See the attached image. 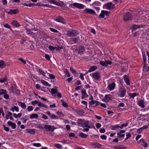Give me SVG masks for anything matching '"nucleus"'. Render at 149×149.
I'll return each instance as SVG.
<instances>
[{"label": "nucleus", "mask_w": 149, "mask_h": 149, "mask_svg": "<svg viewBox=\"0 0 149 149\" xmlns=\"http://www.w3.org/2000/svg\"><path fill=\"white\" fill-rule=\"evenodd\" d=\"M77 125L83 127H88V128H93L95 126L93 125H89V122L88 120H86L84 119H78L77 120Z\"/></svg>", "instance_id": "f257e3e1"}, {"label": "nucleus", "mask_w": 149, "mask_h": 149, "mask_svg": "<svg viewBox=\"0 0 149 149\" xmlns=\"http://www.w3.org/2000/svg\"><path fill=\"white\" fill-rule=\"evenodd\" d=\"M44 128L45 129L46 132H53L54 130L56 129V128L55 127L53 126L49 125H45Z\"/></svg>", "instance_id": "f03ea898"}, {"label": "nucleus", "mask_w": 149, "mask_h": 149, "mask_svg": "<svg viewBox=\"0 0 149 149\" xmlns=\"http://www.w3.org/2000/svg\"><path fill=\"white\" fill-rule=\"evenodd\" d=\"M126 92V91L124 88H120L118 93V95L119 97H123L125 95Z\"/></svg>", "instance_id": "7ed1b4c3"}, {"label": "nucleus", "mask_w": 149, "mask_h": 149, "mask_svg": "<svg viewBox=\"0 0 149 149\" xmlns=\"http://www.w3.org/2000/svg\"><path fill=\"white\" fill-rule=\"evenodd\" d=\"M92 77L95 80L100 81L101 79V76L100 72H96L92 73Z\"/></svg>", "instance_id": "20e7f679"}, {"label": "nucleus", "mask_w": 149, "mask_h": 149, "mask_svg": "<svg viewBox=\"0 0 149 149\" xmlns=\"http://www.w3.org/2000/svg\"><path fill=\"white\" fill-rule=\"evenodd\" d=\"M10 91L11 93H14L17 95H19L20 93L19 91L17 89V87L15 85L11 86Z\"/></svg>", "instance_id": "39448f33"}, {"label": "nucleus", "mask_w": 149, "mask_h": 149, "mask_svg": "<svg viewBox=\"0 0 149 149\" xmlns=\"http://www.w3.org/2000/svg\"><path fill=\"white\" fill-rule=\"evenodd\" d=\"M78 34L79 33L74 30L68 31L67 33V35L69 36H75Z\"/></svg>", "instance_id": "423d86ee"}, {"label": "nucleus", "mask_w": 149, "mask_h": 149, "mask_svg": "<svg viewBox=\"0 0 149 149\" xmlns=\"http://www.w3.org/2000/svg\"><path fill=\"white\" fill-rule=\"evenodd\" d=\"M115 5L111 2L105 4L104 7L108 10H112L114 8Z\"/></svg>", "instance_id": "0eeeda50"}, {"label": "nucleus", "mask_w": 149, "mask_h": 149, "mask_svg": "<svg viewBox=\"0 0 149 149\" xmlns=\"http://www.w3.org/2000/svg\"><path fill=\"white\" fill-rule=\"evenodd\" d=\"M132 18L131 14L130 13L127 12L124 13V20L125 21H127L130 19Z\"/></svg>", "instance_id": "6e6552de"}, {"label": "nucleus", "mask_w": 149, "mask_h": 149, "mask_svg": "<svg viewBox=\"0 0 149 149\" xmlns=\"http://www.w3.org/2000/svg\"><path fill=\"white\" fill-rule=\"evenodd\" d=\"M54 20L57 22L61 23L64 24H66V21L61 16H58V17H56Z\"/></svg>", "instance_id": "1a4fd4ad"}, {"label": "nucleus", "mask_w": 149, "mask_h": 149, "mask_svg": "<svg viewBox=\"0 0 149 149\" xmlns=\"http://www.w3.org/2000/svg\"><path fill=\"white\" fill-rule=\"evenodd\" d=\"M110 12L106 10H103L101 11V13L99 15V17L100 18H103L105 16H109Z\"/></svg>", "instance_id": "9d476101"}, {"label": "nucleus", "mask_w": 149, "mask_h": 149, "mask_svg": "<svg viewBox=\"0 0 149 149\" xmlns=\"http://www.w3.org/2000/svg\"><path fill=\"white\" fill-rule=\"evenodd\" d=\"M84 13L85 14H96L95 11L91 9L87 8L84 10Z\"/></svg>", "instance_id": "9b49d317"}, {"label": "nucleus", "mask_w": 149, "mask_h": 149, "mask_svg": "<svg viewBox=\"0 0 149 149\" xmlns=\"http://www.w3.org/2000/svg\"><path fill=\"white\" fill-rule=\"evenodd\" d=\"M100 64L102 66H107L108 65H111L112 62L110 61H100Z\"/></svg>", "instance_id": "f8f14e48"}, {"label": "nucleus", "mask_w": 149, "mask_h": 149, "mask_svg": "<svg viewBox=\"0 0 149 149\" xmlns=\"http://www.w3.org/2000/svg\"><path fill=\"white\" fill-rule=\"evenodd\" d=\"M116 84L114 82H113L109 85L107 87L108 90L110 91L113 90L116 87Z\"/></svg>", "instance_id": "ddd939ff"}, {"label": "nucleus", "mask_w": 149, "mask_h": 149, "mask_svg": "<svg viewBox=\"0 0 149 149\" xmlns=\"http://www.w3.org/2000/svg\"><path fill=\"white\" fill-rule=\"evenodd\" d=\"M111 95L110 94L106 95H105L103 100L105 102H108L111 99Z\"/></svg>", "instance_id": "4468645a"}, {"label": "nucleus", "mask_w": 149, "mask_h": 149, "mask_svg": "<svg viewBox=\"0 0 149 149\" xmlns=\"http://www.w3.org/2000/svg\"><path fill=\"white\" fill-rule=\"evenodd\" d=\"M138 143L145 148H147L148 146L147 143L144 141L143 139H141L140 141H138Z\"/></svg>", "instance_id": "2eb2a0df"}, {"label": "nucleus", "mask_w": 149, "mask_h": 149, "mask_svg": "<svg viewBox=\"0 0 149 149\" xmlns=\"http://www.w3.org/2000/svg\"><path fill=\"white\" fill-rule=\"evenodd\" d=\"M73 6L79 8V9L83 8L85 7L84 5L77 3H74L73 4Z\"/></svg>", "instance_id": "dca6fc26"}, {"label": "nucleus", "mask_w": 149, "mask_h": 149, "mask_svg": "<svg viewBox=\"0 0 149 149\" xmlns=\"http://www.w3.org/2000/svg\"><path fill=\"white\" fill-rule=\"evenodd\" d=\"M91 145L94 146L95 148H100L103 146V145L97 142L92 143Z\"/></svg>", "instance_id": "f3484780"}, {"label": "nucleus", "mask_w": 149, "mask_h": 149, "mask_svg": "<svg viewBox=\"0 0 149 149\" xmlns=\"http://www.w3.org/2000/svg\"><path fill=\"white\" fill-rule=\"evenodd\" d=\"M18 10L17 9H10L9 11L7 13L8 14H15L18 12Z\"/></svg>", "instance_id": "a211bd4d"}, {"label": "nucleus", "mask_w": 149, "mask_h": 149, "mask_svg": "<svg viewBox=\"0 0 149 149\" xmlns=\"http://www.w3.org/2000/svg\"><path fill=\"white\" fill-rule=\"evenodd\" d=\"M85 50L84 47L83 46H80L78 48V53L80 54H83Z\"/></svg>", "instance_id": "6ab92c4d"}, {"label": "nucleus", "mask_w": 149, "mask_h": 149, "mask_svg": "<svg viewBox=\"0 0 149 149\" xmlns=\"http://www.w3.org/2000/svg\"><path fill=\"white\" fill-rule=\"evenodd\" d=\"M114 149H126V148L123 145H118L114 146L112 148Z\"/></svg>", "instance_id": "aec40b11"}, {"label": "nucleus", "mask_w": 149, "mask_h": 149, "mask_svg": "<svg viewBox=\"0 0 149 149\" xmlns=\"http://www.w3.org/2000/svg\"><path fill=\"white\" fill-rule=\"evenodd\" d=\"M17 102L18 105L22 108L24 109H26V106L25 103L20 101H18Z\"/></svg>", "instance_id": "412c9836"}, {"label": "nucleus", "mask_w": 149, "mask_h": 149, "mask_svg": "<svg viewBox=\"0 0 149 149\" xmlns=\"http://www.w3.org/2000/svg\"><path fill=\"white\" fill-rule=\"evenodd\" d=\"M144 27V26L142 25H137L134 24L132 26V29L134 31L135 29L139 28L141 27L143 28Z\"/></svg>", "instance_id": "4be33fe9"}, {"label": "nucleus", "mask_w": 149, "mask_h": 149, "mask_svg": "<svg viewBox=\"0 0 149 149\" xmlns=\"http://www.w3.org/2000/svg\"><path fill=\"white\" fill-rule=\"evenodd\" d=\"M37 34L38 35V37L40 39H41L43 38L42 36L44 35V33L42 31L38 30L37 31Z\"/></svg>", "instance_id": "5701e85b"}, {"label": "nucleus", "mask_w": 149, "mask_h": 149, "mask_svg": "<svg viewBox=\"0 0 149 149\" xmlns=\"http://www.w3.org/2000/svg\"><path fill=\"white\" fill-rule=\"evenodd\" d=\"M138 104L142 108H144L145 107L144 102L142 100L138 101Z\"/></svg>", "instance_id": "b1692460"}, {"label": "nucleus", "mask_w": 149, "mask_h": 149, "mask_svg": "<svg viewBox=\"0 0 149 149\" xmlns=\"http://www.w3.org/2000/svg\"><path fill=\"white\" fill-rule=\"evenodd\" d=\"M124 79L126 84L127 85H129L130 84L129 79L127 76L126 75H125L123 76Z\"/></svg>", "instance_id": "393cba45"}, {"label": "nucleus", "mask_w": 149, "mask_h": 149, "mask_svg": "<svg viewBox=\"0 0 149 149\" xmlns=\"http://www.w3.org/2000/svg\"><path fill=\"white\" fill-rule=\"evenodd\" d=\"M97 69V67L96 66H92L90 67L88 70V72H91L94 70H96Z\"/></svg>", "instance_id": "a878e982"}, {"label": "nucleus", "mask_w": 149, "mask_h": 149, "mask_svg": "<svg viewBox=\"0 0 149 149\" xmlns=\"http://www.w3.org/2000/svg\"><path fill=\"white\" fill-rule=\"evenodd\" d=\"M75 112L78 115L80 116H82L84 113V111L82 110H75Z\"/></svg>", "instance_id": "bb28decb"}, {"label": "nucleus", "mask_w": 149, "mask_h": 149, "mask_svg": "<svg viewBox=\"0 0 149 149\" xmlns=\"http://www.w3.org/2000/svg\"><path fill=\"white\" fill-rule=\"evenodd\" d=\"M58 92V90L56 89L52 88L51 89V93L53 96H56V94Z\"/></svg>", "instance_id": "cd10ccee"}, {"label": "nucleus", "mask_w": 149, "mask_h": 149, "mask_svg": "<svg viewBox=\"0 0 149 149\" xmlns=\"http://www.w3.org/2000/svg\"><path fill=\"white\" fill-rule=\"evenodd\" d=\"M11 24L13 26H15L17 27H19L20 26V25L19 24V23H18L17 21L15 20H14L13 22L11 23Z\"/></svg>", "instance_id": "c85d7f7f"}, {"label": "nucleus", "mask_w": 149, "mask_h": 149, "mask_svg": "<svg viewBox=\"0 0 149 149\" xmlns=\"http://www.w3.org/2000/svg\"><path fill=\"white\" fill-rule=\"evenodd\" d=\"M6 66L4 62L2 60H0V68H3Z\"/></svg>", "instance_id": "c756f323"}, {"label": "nucleus", "mask_w": 149, "mask_h": 149, "mask_svg": "<svg viewBox=\"0 0 149 149\" xmlns=\"http://www.w3.org/2000/svg\"><path fill=\"white\" fill-rule=\"evenodd\" d=\"M28 25H26L25 27V28L26 30V33H27V34L30 35L31 34V33H32V32L31 31V30L30 28H28Z\"/></svg>", "instance_id": "7c9ffc66"}, {"label": "nucleus", "mask_w": 149, "mask_h": 149, "mask_svg": "<svg viewBox=\"0 0 149 149\" xmlns=\"http://www.w3.org/2000/svg\"><path fill=\"white\" fill-rule=\"evenodd\" d=\"M61 102L62 103V105L64 107L67 108L68 107V106L66 102H64L63 100H61Z\"/></svg>", "instance_id": "2f4dec72"}, {"label": "nucleus", "mask_w": 149, "mask_h": 149, "mask_svg": "<svg viewBox=\"0 0 149 149\" xmlns=\"http://www.w3.org/2000/svg\"><path fill=\"white\" fill-rule=\"evenodd\" d=\"M38 117V115L36 113H32L31 115L30 118L31 119L37 118Z\"/></svg>", "instance_id": "473e14b6"}, {"label": "nucleus", "mask_w": 149, "mask_h": 149, "mask_svg": "<svg viewBox=\"0 0 149 149\" xmlns=\"http://www.w3.org/2000/svg\"><path fill=\"white\" fill-rule=\"evenodd\" d=\"M27 132L31 134H34L35 133V129H28L27 130Z\"/></svg>", "instance_id": "72a5a7b5"}, {"label": "nucleus", "mask_w": 149, "mask_h": 149, "mask_svg": "<svg viewBox=\"0 0 149 149\" xmlns=\"http://www.w3.org/2000/svg\"><path fill=\"white\" fill-rule=\"evenodd\" d=\"M78 41V39L76 38H71L70 39V41L72 43H75L77 42Z\"/></svg>", "instance_id": "f704fd0d"}, {"label": "nucleus", "mask_w": 149, "mask_h": 149, "mask_svg": "<svg viewBox=\"0 0 149 149\" xmlns=\"http://www.w3.org/2000/svg\"><path fill=\"white\" fill-rule=\"evenodd\" d=\"M79 135L81 138H86L87 137L88 135L85 134L83 132H81L80 133Z\"/></svg>", "instance_id": "c9c22d12"}, {"label": "nucleus", "mask_w": 149, "mask_h": 149, "mask_svg": "<svg viewBox=\"0 0 149 149\" xmlns=\"http://www.w3.org/2000/svg\"><path fill=\"white\" fill-rule=\"evenodd\" d=\"M22 116V113H19L17 114L16 113H13V116L16 118H20Z\"/></svg>", "instance_id": "e433bc0d"}, {"label": "nucleus", "mask_w": 149, "mask_h": 149, "mask_svg": "<svg viewBox=\"0 0 149 149\" xmlns=\"http://www.w3.org/2000/svg\"><path fill=\"white\" fill-rule=\"evenodd\" d=\"M41 83H42L43 85L46 86H50V85L47 82L43 80H41Z\"/></svg>", "instance_id": "4c0bfd02"}, {"label": "nucleus", "mask_w": 149, "mask_h": 149, "mask_svg": "<svg viewBox=\"0 0 149 149\" xmlns=\"http://www.w3.org/2000/svg\"><path fill=\"white\" fill-rule=\"evenodd\" d=\"M138 94L136 93H130L129 95L131 98H134L135 97L138 95Z\"/></svg>", "instance_id": "58836bf2"}, {"label": "nucleus", "mask_w": 149, "mask_h": 149, "mask_svg": "<svg viewBox=\"0 0 149 149\" xmlns=\"http://www.w3.org/2000/svg\"><path fill=\"white\" fill-rule=\"evenodd\" d=\"M7 80V79L6 77H4L3 78L0 79V82L1 83L5 82Z\"/></svg>", "instance_id": "ea45409f"}, {"label": "nucleus", "mask_w": 149, "mask_h": 149, "mask_svg": "<svg viewBox=\"0 0 149 149\" xmlns=\"http://www.w3.org/2000/svg\"><path fill=\"white\" fill-rule=\"evenodd\" d=\"M81 93L82 95L84 96L85 97H87L88 96V95L86 93V91L85 90H82L81 91Z\"/></svg>", "instance_id": "a19ab883"}, {"label": "nucleus", "mask_w": 149, "mask_h": 149, "mask_svg": "<svg viewBox=\"0 0 149 149\" xmlns=\"http://www.w3.org/2000/svg\"><path fill=\"white\" fill-rule=\"evenodd\" d=\"M54 146L57 148L59 149H62L63 148L62 146L59 144L56 143L54 145Z\"/></svg>", "instance_id": "79ce46f5"}, {"label": "nucleus", "mask_w": 149, "mask_h": 149, "mask_svg": "<svg viewBox=\"0 0 149 149\" xmlns=\"http://www.w3.org/2000/svg\"><path fill=\"white\" fill-rule=\"evenodd\" d=\"M7 93L6 90L1 89L0 90V95L5 94Z\"/></svg>", "instance_id": "37998d69"}, {"label": "nucleus", "mask_w": 149, "mask_h": 149, "mask_svg": "<svg viewBox=\"0 0 149 149\" xmlns=\"http://www.w3.org/2000/svg\"><path fill=\"white\" fill-rule=\"evenodd\" d=\"M119 128V126L118 125H111V128L113 130H116V128Z\"/></svg>", "instance_id": "c03bdc74"}, {"label": "nucleus", "mask_w": 149, "mask_h": 149, "mask_svg": "<svg viewBox=\"0 0 149 149\" xmlns=\"http://www.w3.org/2000/svg\"><path fill=\"white\" fill-rule=\"evenodd\" d=\"M50 117L51 118L53 119H57L58 118V117L57 116H56L54 114H52L50 116Z\"/></svg>", "instance_id": "a18cd8bd"}, {"label": "nucleus", "mask_w": 149, "mask_h": 149, "mask_svg": "<svg viewBox=\"0 0 149 149\" xmlns=\"http://www.w3.org/2000/svg\"><path fill=\"white\" fill-rule=\"evenodd\" d=\"M38 71V72L40 74H41L42 75L44 76L45 75V72L41 69H39Z\"/></svg>", "instance_id": "49530a36"}, {"label": "nucleus", "mask_w": 149, "mask_h": 149, "mask_svg": "<svg viewBox=\"0 0 149 149\" xmlns=\"http://www.w3.org/2000/svg\"><path fill=\"white\" fill-rule=\"evenodd\" d=\"M126 137L125 138V140H126L130 138L131 137V135L130 133H126Z\"/></svg>", "instance_id": "de8ad7c7"}, {"label": "nucleus", "mask_w": 149, "mask_h": 149, "mask_svg": "<svg viewBox=\"0 0 149 149\" xmlns=\"http://www.w3.org/2000/svg\"><path fill=\"white\" fill-rule=\"evenodd\" d=\"M3 26L4 27H5V28L9 29H10V30H12L10 26L7 24H4L3 25Z\"/></svg>", "instance_id": "09e8293b"}, {"label": "nucleus", "mask_w": 149, "mask_h": 149, "mask_svg": "<svg viewBox=\"0 0 149 149\" xmlns=\"http://www.w3.org/2000/svg\"><path fill=\"white\" fill-rule=\"evenodd\" d=\"M128 125L127 123L122 124L120 126H119V128L120 129H122L124 127L127 126Z\"/></svg>", "instance_id": "8fccbe9b"}, {"label": "nucleus", "mask_w": 149, "mask_h": 149, "mask_svg": "<svg viewBox=\"0 0 149 149\" xmlns=\"http://www.w3.org/2000/svg\"><path fill=\"white\" fill-rule=\"evenodd\" d=\"M143 55V61L144 64H145L146 63V56L145 55V54L143 53H142Z\"/></svg>", "instance_id": "3c124183"}, {"label": "nucleus", "mask_w": 149, "mask_h": 149, "mask_svg": "<svg viewBox=\"0 0 149 149\" xmlns=\"http://www.w3.org/2000/svg\"><path fill=\"white\" fill-rule=\"evenodd\" d=\"M49 29L51 31L53 32L57 33L58 32L56 29L53 28H50Z\"/></svg>", "instance_id": "603ef678"}, {"label": "nucleus", "mask_w": 149, "mask_h": 149, "mask_svg": "<svg viewBox=\"0 0 149 149\" xmlns=\"http://www.w3.org/2000/svg\"><path fill=\"white\" fill-rule=\"evenodd\" d=\"M39 102L36 100H35L34 101H33L31 102V103L32 105L34 106L36 104H38V103H39Z\"/></svg>", "instance_id": "864d4df0"}, {"label": "nucleus", "mask_w": 149, "mask_h": 149, "mask_svg": "<svg viewBox=\"0 0 149 149\" xmlns=\"http://www.w3.org/2000/svg\"><path fill=\"white\" fill-rule=\"evenodd\" d=\"M33 107L32 106H29L27 108V110L29 111H32L33 109Z\"/></svg>", "instance_id": "5fc2aeb1"}, {"label": "nucleus", "mask_w": 149, "mask_h": 149, "mask_svg": "<svg viewBox=\"0 0 149 149\" xmlns=\"http://www.w3.org/2000/svg\"><path fill=\"white\" fill-rule=\"evenodd\" d=\"M100 138L103 140H106L107 139V136H106L104 135H101L100 136Z\"/></svg>", "instance_id": "6e6d98bb"}, {"label": "nucleus", "mask_w": 149, "mask_h": 149, "mask_svg": "<svg viewBox=\"0 0 149 149\" xmlns=\"http://www.w3.org/2000/svg\"><path fill=\"white\" fill-rule=\"evenodd\" d=\"M49 77L51 79H54L55 78V76L53 74H49Z\"/></svg>", "instance_id": "4d7b16f0"}, {"label": "nucleus", "mask_w": 149, "mask_h": 149, "mask_svg": "<svg viewBox=\"0 0 149 149\" xmlns=\"http://www.w3.org/2000/svg\"><path fill=\"white\" fill-rule=\"evenodd\" d=\"M117 136L118 138H122L124 137L125 136V134H120L119 135H117Z\"/></svg>", "instance_id": "13d9d810"}, {"label": "nucleus", "mask_w": 149, "mask_h": 149, "mask_svg": "<svg viewBox=\"0 0 149 149\" xmlns=\"http://www.w3.org/2000/svg\"><path fill=\"white\" fill-rule=\"evenodd\" d=\"M33 145L35 146H36L37 147H39L41 146V145L40 143H34L33 144Z\"/></svg>", "instance_id": "bf43d9fd"}, {"label": "nucleus", "mask_w": 149, "mask_h": 149, "mask_svg": "<svg viewBox=\"0 0 149 149\" xmlns=\"http://www.w3.org/2000/svg\"><path fill=\"white\" fill-rule=\"evenodd\" d=\"M49 48L50 50H53L55 49L56 47H54L52 46L49 45Z\"/></svg>", "instance_id": "052dcab7"}, {"label": "nucleus", "mask_w": 149, "mask_h": 149, "mask_svg": "<svg viewBox=\"0 0 149 149\" xmlns=\"http://www.w3.org/2000/svg\"><path fill=\"white\" fill-rule=\"evenodd\" d=\"M84 74H83V73H81L80 74L79 77L82 80H84Z\"/></svg>", "instance_id": "680f3d73"}, {"label": "nucleus", "mask_w": 149, "mask_h": 149, "mask_svg": "<svg viewBox=\"0 0 149 149\" xmlns=\"http://www.w3.org/2000/svg\"><path fill=\"white\" fill-rule=\"evenodd\" d=\"M45 57L47 60H49L50 59L49 56L47 54H45Z\"/></svg>", "instance_id": "e2e57ef3"}, {"label": "nucleus", "mask_w": 149, "mask_h": 149, "mask_svg": "<svg viewBox=\"0 0 149 149\" xmlns=\"http://www.w3.org/2000/svg\"><path fill=\"white\" fill-rule=\"evenodd\" d=\"M19 60L20 61H21L22 63L24 64H26V62L24 60L23 58H19Z\"/></svg>", "instance_id": "0e129e2a"}, {"label": "nucleus", "mask_w": 149, "mask_h": 149, "mask_svg": "<svg viewBox=\"0 0 149 149\" xmlns=\"http://www.w3.org/2000/svg\"><path fill=\"white\" fill-rule=\"evenodd\" d=\"M95 100H92L89 102V104L90 105H93L95 104Z\"/></svg>", "instance_id": "69168bd1"}, {"label": "nucleus", "mask_w": 149, "mask_h": 149, "mask_svg": "<svg viewBox=\"0 0 149 149\" xmlns=\"http://www.w3.org/2000/svg\"><path fill=\"white\" fill-rule=\"evenodd\" d=\"M62 49L63 47H62L58 46L57 47H56L55 49L57 51H59L60 50H61Z\"/></svg>", "instance_id": "338daca9"}, {"label": "nucleus", "mask_w": 149, "mask_h": 149, "mask_svg": "<svg viewBox=\"0 0 149 149\" xmlns=\"http://www.w3.org/2000/svg\"><path fill=\"white\" fill-rule=\"evenodd\" d=\"M101 125L99 123H97L96 124V127L97 129H99L101 127Z\"/></svg>", "instance_id": "774afa93"}]
</instances>
